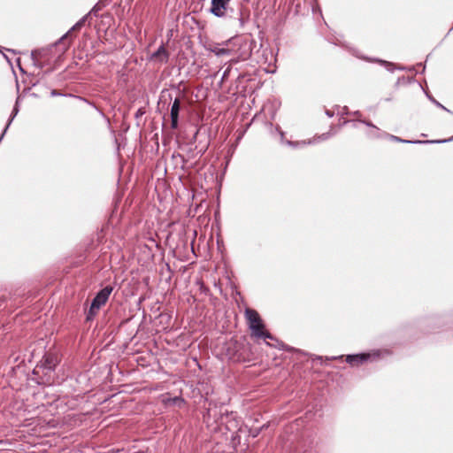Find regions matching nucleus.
Wrapping results in <instances>:
<instances>
[{"instance_id":"f8f14e48","label":"nucleus","mask_w":453,"mask_h":453,"mask_svg":"<svg viewBox=\"0 0 453 453\" xmlns=\"http://www.w3.org/2000/svg\"><path fill=\"white\" fill-rule=\"evenodd\" d=\"M40 56H41V51H39V50H34L31 53V58H32L34 65L39 68H42V65L39 61Z\"/></svg>"},{"instance_id":"39448f33","label":"nucleus","mask_w":453,"mask_h":453,"mask_svg":"<svg viewBox=\"0 0 453 453\" xmlns=\"http://www.w3.org/2000/svg\"><path fill=\"white\" fill-rule=\"evenodd\" d=\"M208 50L214 53L217 57H229L230 58V47L228 46V41L220 44H214L208 48Z\"/></svg>"},{"instance_id":"20e7f679","label":"nucleus","mask_w":453,"mask_h":453,"mask_svg":"<svg viewBox=\"0 0 453 453\" xmlns=\"http://www.w3.org/2000/svg\"><path fill=\"white\" fill-rule=\"evenodd\" d=\"M231 0H211V12L217 17H224Z\"/></svg>"},{"instance_id":"f03ea898","label":"nucleus","mask_w":453,"mask_h":453,"mask_svg":"<svg viewBox=\"0 0 453 453\" xmlns=\"http://www.w3.org/2000/svg\"><path fill=\"white\" fill-rule=\"evenodd\" d=\"M245 317L248 320L249 327L251 330V334L257 338L273 339V335L265 331V326L260 319L259 314L252 309L245 311Z\"/></svg>"},{"instance_id":"423d86ee","label":"nucleus","mask_w":453,"mask_h":453,"mask_svg":"<svg viewBox=\"0 0 453 453\" xmlns=\"http://www.w3.org/2000/svg\"><path fill=\"white\" fill-rule=\"evenodd\" d=\"M41 362L42 367L52 371L58 363V357L55 353H46Z\"/></svg>"},{"instance_id":"4468645a","label":"nucleus","mask_w":453,"mask_h":453,"mask_svg":"<svg viewBox=\"0 0 453 453\" xmlns=\"http://www.w3.org/2000/svg\"><path fill=\"white\" fill-rule=\"evenodd\" d=\"M99 309L100 308L93 309V303H91L88 312L87 314V320H92L94 319V317L96 315Z\"/></svg>"},{"instance_id":"6e6552de","label":"nucleus","mask_w":453,"mask_h":453,"mask_svg":"<svg viewBox=\"0 0 453 453\" xmlns=\"http://www.w3.org/2000/svg\"><path fill=\"white\" fill-rule=\"evenodd\" d=\"M169 58V54L164 45H161L157 51L151 55V59H156L160 63H166Z\"/></svg>"},{"instance_id":"1a4fd4ad","label":"nucleus","mask_w":453,"mask_h":453,"mask_svg":"<svg viewBox=\"0 0 453 453\" xmlns=\"http://www.w3.org/2000/svg\"><path fill=\"white\" fill-rule=\"evenodd\" d=\"M369 357V355L365 354H358V355H350L347 357V362L350 365H353L354 363L361 364L365 361H366Z\"/></svg>"},{"instance_id":"7ed1b4c3","label":"nucleus","mask_w":453,"mask_h":453,"mask_svg":"<svg viewBox=\"0 0 453 453\" xmlns=\"http://www.w3.org/2000/svg\"><path fill=\"white\" fill-rule=\"evenodd\" d=\"M112 291V288L111 286H106L103 289H101L95 298L93 299V309L94 308H101L103 305H104Z\"/></svg>"},{"instance_id":"9b49d317","label":"nucleus","mask_w":453,"mask_h":453,"mask_svg":"<svg viewBox=\"0 0 453 453\" xmlns=\"http://www.w3.org/2000/svg\"><path fill=\"white\" fill-rule=\"evenodd\" d=\"M163 402L165 404H175V405H178L179 407H180L182 404H184V400L179 396H175L173 398L169 397V398L164 399Z\"/></svg>"},{"instance_id":"ddd939ff","label":"nucleus","mask_w":453,"mask_h":453,"mask_svg":"<svg viewBox=\"0 0 453 453\" xmlns=\"http://www.w3.org/2000/svg\"><path fill=\"white\" fill-rule=\"evenodd\" d=\"M17 112H18V109H17V108H14L13 112H12V116H11V118L9 119V121H8V123H7L6 127H4V129L3 133H2V134L0 135V142L2 141L3 137L4 136V134H5L6 131H7V129H8L9 126L11 125V123H12V121L13 120L14 117L16 116Z\"/></svg>"},{"instance_id":"0eeeda50","label":"nucleus","mask_w":453,"mask_h":453,"mask_svg":"<svg viewBox=\"0 0 453 453\" xmlns=\"http://www.w3.org/2000/svg\"><path fill=\"white\" fill-rule=\"evenodd\" d=\"M180 109V101L179 98H175L171 107V127L175 129L178 127L179 112Z\"/></svg>"},{"instance_id":"2eb2a0df","label":"nucleus","mask_w":453,"mask_h":453,"mask_svg":"<svg viewBox=\"0 0 453 453\" xmlns=\"http://www.w3.org/2000/svg\"><path fill=\"white\" fill-rule=\"evenodd\" d=\"M392 139L394 141H397V142H407V143H422L423 142L421 141H415V142H411V141H407V140H403L397 136H394L392 135ZM425 142H428L427 141H426Z\"/></svg>"},{"instance_id":"dca6fc26","label":"nucleus","mask_w":453,"mask_h":453,"mask_svg":"<svg viewBox=\"0 0 453 453\" xmlns=\"http://www.w3.org/2000/svg\"><path fill=\"white\" fill-rule=\"evenodd\" d=\"M227 74V70L224 73L223 77H225Z\"/></svg>"},{"instance_id":"f3484780","label":"nucleus","mask_w":453,"mask_h":453,"mask_svg":"<svg viewBox=\"0 0 453 453\" xmlns=\"http://www.w3.org/2000/svg\"><path fill=\"white\" fill-rule=\"evenodd\" d=\"M317 359H318V360H321V359H322V357H317Z\"/></svg>"},{"instance_id":"9d476101","label":"nucleus","mask_w":453,"mask_h":453,"mask_svg":"<svg viewBox=\"0 0 453 453\" xmlns=\"http://www.w3.org/2000/svg\"><path fill=\"white\" fill-rule=\"evenodd\" d=\"M86 18L87 16L83 17L82 19H81L65 35H63L61 38H60V42L61 41H64L65 39L67 38V36L69 35V34L73 31V30H77V29H80L85 23V20H86Z\"/></svg>"},{"instance_id":"f257e3e1","label":"nucleus","mask_w":453,"mask_h":453,"mask_svg":"<svg viewBox=\"0 0 453 453\" xmlns=\"http://www.w3.org/2000/svg\"><path fill=\"white\" fill-rule=\"evenodd\" d=\"M255 41L247 36H236L228 40L230 47V62L237 63L250 58Z\"/></svg>"}]
</instances>
